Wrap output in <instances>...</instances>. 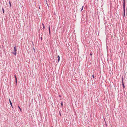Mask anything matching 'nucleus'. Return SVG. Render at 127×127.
<instances>
[{
	"label": "nucleus",
	"instance_id": "20e7f679",
	"mask_svg": "<svg viewBox=\"0 0 127 127\" xmlns=\"http://www.w3.org/2000/svg\"><path fill=\"white\" fill-rule=\"evenodd\" d=\"M9 102H10V104L11 105V106L13 108L12 105V102H11V100H10V99H9Z\"/></svg>",
	"mask_w": 127,
	"mask_h": 127
},
{
	"label": "nucleus",
	"instance_id": "4468645a",
	"mask_svg": "<svg viewBox=\"0 0 127 127\" xmlns=\"http://www.w3.org/2000/svg\"><path fill=\"white\" fill-rule=\"evenodd\" d=\"M92 76H93V78H94V75H93Z\"/></svg>",
	"mask_w": 127,
	"mask_h": 127
},
{
	"label": "nucleus",
	"instance_id": "7ed1b4c3",
	"mask_svg": "<svg viewBox=\"0 0 127 127\" xmlns=\"http://www.w3.org/2000/svg\"><path fill=\"white\" fill-rule=\"evenodd\" d=\"M122 85L123 87L124 88H125V86L124 84L123 81V77L122 79Z\"/></svg>",
	"mask_w": 127,
	"mask_h": 127
},
{
	"label": "nucleus",
	"instance_id": "9d476101",
	"mask_svg": "<svg viewBox=\"0 0 127 127\" xmlns=\"http://www.w3.org/2000/svg\"><path fill=\"white\" fill-rule=\"evenodd\" d=\"M2 11H3V13H4V9L3 7L2 8Z\"/></svg>",
	"mask_w": 127,
	"mask_h": 127
},
{
	"label": "nucleus",
	"instance_id": "423d86ee",
	"mask_svg": "<svg viewBox=\"0 0 127 127\" xmlns=\"http://www.w3.org/2000/svg\"><path fill=\"white\" fill-rule=\"evenodd\" d=\"M57 58H58V62H59V61H60V56H58V57H57Z\"/></svg>",
	"mask_w": 127,
	"mask_h": 127
},
{
	"label": "nucleus",
	"instance_id": "dca6fc26",
	"mask_svg": "<svg viewBox=\"0 0 127 127\" xmlns=\"http://www.w3.org/2000/svg\"><path fill=\"white\" fill-rule=\"evenodd\" d=\"M40 39H41V40H42V37H41Z\"/></svg>",
	"mask_w": 127,
	"mask_h": 127
},
{
	"label": "nucleus",
	"instance_id": "9b49d317",
	"mask_svg": "<svg viewBox=\"0 0 127 127\" xmlns=\"http://www.w3.org/2000/svg\"><path fill=\"white\" fill-rule=\"evenodd\" d=\"M83 7H84V6H82V8L81 10V11H82V10H83Z\"/></svg>",
	"mask_w": 127,
	"mask_h": 127
},
{
	"label": "nucleus",
	"instance_id": "f8f14e48",
	"mask_svg": "<svg viewBox=\"0 0 127 127\" xmlns=\"http://www.w3.org/2000/svg\"><path fill=\"white\" fill-rule=\"evenodd\" d=\"M9 4H10V6L11 7V3L10 2V1H9Z\"/></svg>",
	"mask_w": 127,
	"mask_h": 127
},
{
	"label": "nucleus",
	"instance_id": "0eeeda50",
	"mask_svg": "<svg viewBox=\"0 0 127 127\" xmlns=\"http://www.w3.org/2000/svg\"><path fill=\"white\" fill-rule=\"evenodd\" d=\"M42 25L43 26V30H44L45 29V26H44V24L43 23L42 24Z\"/></svg>",
	"mask_w": 127,
	"mask_h": 127
},
{
	"label": "nucleus",
	"instance_id": "6ab92c4d",
	"mask_svg": "<svg viewBox=\"0 0 127 127\" xmlns=\"http://www.w3.org/2000/svg\"><path fill=\"white\" fill-rule=\"evenodd\" d=\"M46 2H47L46 0Z\"/></svg>",
	"mask_w": 127,
	"mask_h": 127
},
{
	"label": "nucleus",
	"instance_id": "ddd939ff",
	"mask_svg": "<svg viewBox=\"0 0 127 127\" xmlns=\"http://www.w3.org/2000/svg\"><path fill=\"white\" fill-rule=\"evenodd\" d=\"M61 106L62 107L63 105V102H62L61 103Z\"/></svg>",
	"mask_w": 127,
	"mask_h": 127
},
{
	"label": "nucleus",
	"instance_id": "aec40b11",
	"mask_svg": "<svg viewBox=\"0 0 127 127\" xmlns=\"http://www.w3.org/2000/svg\"><path fill=\"white\" fill-rule=\"evenodd\" d=\"M39 9H40V7H39Z\"/></svg>",
	"mask_w": 127,
	"mask_h": 127
},
{
	"label": "nucleus",
	"instance_id": "39448f33",
	"mask_svg": "<svg viewBox=\"0 0 127 127\" xmlns=\"http://www.w3.org/2000/svg\"><path fill=\"white\" fill-rule=\"evenodd\" d=\"M48 29H49V33L50 34V26H49V27Z\"/></svg>",
	"mask_w": 127,
	"mask_h": 127
},
{
	"label": "nucleus",
	"instance_id": "f3484780",
	"mask_svg": "<svg viewBox=\"0 0 127 127\" xmlns=\"http://www.w3.org/2000/svg\"><path fill=\"white\" fill-rule=\"evenodd\" d=\"M90 55H91V56L92 55V53H90Z\"/></svg>",
	"mask_w": 127,
	"mask_h": 127
},
{
	"label": "nucleus",
	"instance_id": "6e6552de",
	"mask_svg": "<svg viewBox=\"0 0 127 127\" xmlns=\"http://www.w3.org/2000/svg\"><path fill=\"white\" fill-rule=\"evenodd\" d=\"M18 108L20 109V111H22V109L20 108V107L19 106H18Z\"/></svg>",
	"mask_w": 127,
	"mask_h": 127
},
{
	"label": "nucleus",
	"instance_id": "f03ea898",
	"mask_svg": "<svg viewBox=\"0 0 127 127\" xmlns=\"http://www.w3.org/2000/svg\"><path fill=\"white\" fill-rule=\"evenodd\" d=\"M124 0V4H123V9H124V15H125V0Z\"/></svg>",
	"mask_w": 127,
	"mask_h": 127
},
{
	"label": "nucleus",
	"instance_id": "1a4fd4ad",
	"mask_svg": "<svg viewBox=\"0 0 127 127\" xmlns=\"http://www.w3.org/2000/svg\"><path fill=\"white\" fill-rule=\"evenodd\" d=\"M15 82L16 84V85H17V78H16V79H15Z\"/></svg>",
	"mask_w": 127,
	"mask_h": 127
},
{
	"label": "nucleus",
	"instance_id": "f257e3e1",
	"mask_svg": "<svg viewBox=\"0 0 127 127\" xmlns=\"http://www.w3.org/2000/svg\"><path fill=\"white\" fill-rule=\"evenodd\" d=\"M16 46H15L14 47V52H12V53H13V54L14 55H16Z\"/></svg>",
	"mask_w": 127,
	"mask_h": 127
},
{
	"label": "nucleus",
	"instance_id": "2eb2a0df",
	"mask_svg": "<svg viewBox=\"0 0 127 127\" xmlns=\"http://www.w3.org/2000/svg\"><path fill=\"white\" fill-rule=\"evenodd\" d=\"M14 77H15V79H16V78H17L16 76V75H14Z\"/></svg>",
	"mask_w": 127,
	"mask_h": 127
},
{
	"label": "nucleus",
	"instance_id": "a211bd4d",
	"mask_svg": "<svg viewBox=\"0 0 127 127\" xmlns=\"http://www.w3.org/2000/svg\"><path fill=\"white\" fill-rule=\"evenodd\" d=\"M60 115L61 116V113H60Z\"/></svg>",
	"mask_w": 127,
	"mask_h": 127
}]
</instances>
